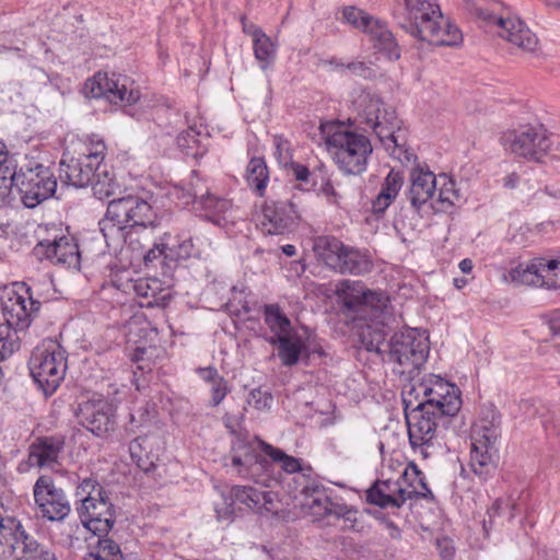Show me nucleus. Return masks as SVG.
<instances>
[{
    "instance_id": "56",
    "label": "nucleus",
    "mask_w": 560,
    "mask_h": 560,
    "mask_svg": "<svg viewBox=\"0 0 560 560\" xmlns=\"http://www.w3.org/2000/svg\"><path fill=\"white\" fill-rule=\"evenodd\" d=\"M273 145L276 148L275 156L278 160V162L283 165L288 166V164L292 161V152H291V145L290 142L284 139L282 136H275L273 137Z\"/></svg>"
},
{
    "instance_id": "13",
    "label": "nucleus",
    "mask_w": 560,
    "mask_h": 560,
    "mask_svg": "<svg viewBox=\"0 0 560 560\" xmlns=\"http://www.w3.org/2000/svg\"><path fill=\"white\" fill-rule=\"evenodd\" d=\"M387 347L389 361L401 368L399 373L409 375L421 369L430 352L428 337L413 328L395 332Z\"/></svg>"
},
{
    "instance_id": "41",
    "label": "nucleus",
    "mask_w": 560,
    "mask_h": 560,
    "mask_svg": "<svg viewBox=\"0 0 560 560\" xmlns=\"http://www.w3.org/2000/svg\"><path fill=\"white\" fill-rule=\"evenodd\" d=\"M246 180L257 196L262 197L269 182V172L262 158H253L246 167Z\"/></svg>"
},
{
    "instance_id": "37",
    "label": "nucleus",
    "mask_w": 560,
    "mask_h": 560,
    "mask_svg": "<svg viewBox=\"0 0 560 560\" xmlns=\"http://www.w3.org/2000/svg\"><path fill=\"white\" fill-rule=\"evenodd\" d=\"M404 184V176L399 171L390 170L382 184L381 191L373 201V211L383 213L397 197Z\"/></svg>"
},
{
    "instance_id": "33",
    "label": "nucleus",
    "mask_w": 560,
    "mask_h": 560,
    "mask_svg": "<svg viewBox=\"0 0 560 560\" xmlns=\"http://www.w3.org/2000/svg\"><path fill=\"white\" fill-rule=\"evenodd\" d=\"M182 198L185 199L184 202L186 205H199L207 212V217H209L210 213L215 209L217 203L226 200L225 198H219L214 195H211L208 190V187H206L205 183L196 171L191 172L188 188L183 189Z\"/></svg>"
},
{
    "instance_id": "43",
    "label": "nucleus",
    "mask_w": 560,
    "mask_h": 560,
    "mask_svg": "<svg viewBox=\"0 0 560 560\" xmlns=\"http://www.w3.org/2000/svg\"><path fill=\"white\" fill-rule=\"evenodd\" d=\"M366 325L362 328L360 339L362 347L369 352L381 353L383 351V347L385 346V337L386 334L383 329V326L386 323V319L383 324H375L371 322H364Z\"/></svg>"
},
{
    "instance_id": "35",
    "label": "nucleus",
    "mask_w": 560,
    "mask_h": 560,
    "mask_svg": "<svg viewBox=\"0 0 560 560\" xmlns=\"http://www.w3.org/2000/svg\"><path fill=\"white\" fill-rule=\"evenodd\" d=\"M231 465L236 469L240 477L256 479L259 472L267 469L268 462L261 455L245 445L243 454H232Z\"/></svg>"
},
{
    "instance_id": "49",
    "label": "nucleus",
    "mask_w": 560,
    "mask_h": 560,
    "mask_svg": "<svg viewBox=\"0 0 560 560\" xmlns=\"http://www.w3.org/2000/svg\"><path fill=\"white\" fill-rule=\"evenodd\" d=\"M238 218V209L229 199L217 203L215 209L208 217L210 221L221 226L234 224Z\"/></svg>"
},
{
    "instance_id": "23",
    "label": "nucleus",
    "mask_w": 560,
    "mask_h": 560,
    "mask_svg": "<svg viewBox=\"0 0 560 560\" xmlns=\"http://www.w3.org/2000/svg\"><path fill=\"white\" fill-rule=\"evenodd\" d=\"M415 490L399 485L398 481L376 480L365 492L366 502L378 508H400L407 500L412 499Z\"/></svg>"
},
{
    "instance_id": "51",
    "label": "nucleus",
    "mask_w": 560,
    "mask_h": 560,
    "mask_svg": "<svg viewBox=\"0 0 560 560\" xmlns=\"http://www.w3.org/2000/svg\"><path fill=\"white\" fill-rule=\"evenodd\" d=\"M516 502L511 497H502L494 500L492 505L488 509L489 523L492 524L494 517L508 515V520L512 521L515 517Z\"/></svg>"
},
{
    "instance_id": "62",
    "label": "nucleus",
    "mask_w": 560,
    "mask_h": 560,
    "mask_svg": "<svg viewBox=\"0 0 560 560\" xmlns=\"http://www.w3.org/2000/svg\"><path fill=\"white\" fill-rule=\"evenodd\" d=\"M541 424L547 432L560 434V416L551 412L542 415Z\"/></svg>"
},
{
    "instance_id": "48",
    "label": "nucleus",
    "mask_w": 560,
    "mask_h": 560,
    "mask_svg": "<svg viewBox=\"0 0 560 560\" xmlns=\"http://www.w3.org/2000/svg\"><path fill=\"white\" fill-rule=\"evenodd\" d=\"M119 545L110 538H98L95 550L89 553L86 560H122Z\"/></svg>"
},
{
    "instance_id": "53",
    "label": "nucleus",
    "mask_w": 560,
    "mask_h": 560,
    "mask_svg": "<svg viewBox=\"0 0 560 560\" xmlns=\"http://www.w3.org/2000/svg\"><path fill=\"white\" fill-rule=\"evenodd\" d=\"M195 246L191 237L177 240L176 243L168 242V258L170 261L185 260L194 255Z\"/></svg>"
},
{
    "instance_id": "3",
    "label": "nucleus",
    "mask_w": 560,
    "mask_h": 560,
    "mask_svg": "<svg viewBox=\"0 0 560 560\" xmlns=\"http://www.w3.org/2000/svg\"><path fill=\"white\" fill-rule=\"evenodd\" d=\"M362 106V122L375 133L389 155L401 164L416 160L407 145V130L402 128L396 109L377 95H366Z\"/></svg>"
},
{
    "instance_id": "24",
    "label": "nucleus",
    "mask_w": 560,
    "mask_h": 560,
    "mask_svg": "<svg viewBox=\"0 0 560 560\" xmlns=\"http://www.w3.org/2000/svg\"><path fill=\"white\" fill-rule=\"evenodd\" d=\"M498 34L525 54H536L539 39L535 33L518 18L498 20Z\"/></svg>"
},
{
    "instance_id": "34",
    "label": "nucleus",
    "mask_w": 560,
    "mask_h": 560,
    "mask_svg": "<svg viewBox=\"0 0 560 560\" xmlns=\"http://www.w3.org/2000/svg\"><path fill=\"white\" fill-rule=\"evenodd\" d=\"M549 270L544 259H537L530 264H520L510 271L511 281L516 284L555 288L553 281L547 282L544 272Z\"/></svg>"
},
{
    "instance_id": "10",
    "label": "nucleus",
    "mask_w": 560,
    "mask_h": 560,
    "mask_svg": "<svg viewBox=\"0 0 560 560\" xmlns=\"http://www.w3.org/2000/svg\"><path fill=\"white\" fill-rule=\"evenodd\" d=\"M314 250L327 268L340 275L363 276L374 267L368 252L348 246L334 236L318 237Z\"/></svg>"
},
{
    "instance_id": "25",
    "label": "nucleus",
    "mask_w": 560,
    "mask_h": 560,
    "mask_svg": "<svg viewBox=\"0 0 560 560\" xmlns=\"http://www.w3.org/2000/svg\"><path fill=\"white\" fill-rule=\"evenodd\" d=\"M222 505L215 506L217 518L219 521H228L234 516L236 504L255 511L259 503V490L250 486H234L229 494L222 493Z\"/></svg>"
},
{
    "instance_id": "15",
    "label": "nucleus",
    "mask_w": 560,
    "mask_h": 560,
    "mask_svg": "<svg viewBox=\"0 0 560 560\" xmlns=\"http://www.w3.org/2000/svg\"><path fill=\"white\" fill-rule=\"evenodd\" d=\"M133 82L126 75L96 73L85 83L88 93L94 98H105L109 103L135 104L140 96L138 90L132 88Z\"/></svg>"
},
{
    "instance_id": "45",
    "label": "nucleus",
    "mask_w": 560,
    "mask_h": 560,
    "mask_svg": "<svg viewBox=\"0 0 560 560\" xmlns=\"http://www.w3.org/2000/svg\"><path fill=\"white\" fill-rule=\"evenodd\" d=\"M436 202L441 205L442 210H445L459 201L460 194L456 188L455 180L451 176L446 174H440L436 176Z\"/></svg>"
},
{
    "instance_id": "58",
    "label": "nucleus",
    "mask_w": 560,
    "mask_h": 560,
    "mask_svg": "<svg viewBox=\"0 0 560 560\" xmlns=\"http://www.w3.org/2000/svg\"><path fill=\"white\" fill-rule=\"evenodd\" d=\"M199 136L200 132L195 128L189 127L187 130L183 131L177 137L178 147L187 150V153H190L199 144ZM192 155L197 154V152H191Z\"/></svg>"
},
{
    "instance_id": "38",
    "label": "nucleus",
    "mask_w": 560,
    "mask_h": 560,
    "mask_svg": "<svg viewBox=\"0 0 560 560\" xmlns=\"http://www.w3.org/2000/svg\"><path fill=\"white\" fill-rule=\"evenodd\" d=\"M197 373L208 385H210V406H219L230 393L228 381L219 374L214 366L198 368Z\"/></svg>"
},
{
    "instance_id": "30",
    "label": "nucleus",
    "mask_w": 560,
    "mask_h": 560,
    "mask_svg": "<svg viewBox=\"0 0 560 560\" xmlns=\"http://www.w3.org/2000/svg\"><path fill=\"white\" fill-rule=\"evenodd\" d=\"M158 438L143 435L133 439L129 444V453L132 462L144 472H150L155 468L159 460Z\"/></svg>"
},
{
    "instance_id": "1",
    "label": "nucleus",
    "mask_w": 560,
    "mask_h": 560,
    "mask_svg": "<svg viewBox=\"0 0 560 560\" xmlns=\"http://www.w3.org/2000/svg\"><path fill=\"white\" fill-rule=\"evenodd\" d=\"M396 24L413 38L435 46H459L462 31L444 19L438 0H401L393 9Z\"/></svg>"
},
{
    "instance_id": "14",
    "label": "nucleus",
    "mask_w": 560,
    "mask_h": 560,
    "mask_svg": "<svg viewBox=\"0 0 560 560\" xmlns=\"http://www.w3.org/2000/svg\"><path fill=\"white\" fill-rule=\"evenodd\" d=\"M33 495L38 515L49 522L63 521L71 511L65 491L49 476H40L36 480Z\"/></svg>"
},
{
    "instance_id": "39",
    "label": "nucleus",
    "mask_w": 560,
    "mask_h": 560,
    "mask_svg": "<svg viewBox=\"0 0 560 560\" xmlns=\"http://www.w3.org/2000/svg\"><path fill=\"white\" fill-rule=\"evenodd\" d=\"M264 319L272 332L270 337H283L295 331L291 320L278 304H267L264 306Z\"/></svg>"
},
{
    "instance_id": "47",
    "label": "nucleus",
    "mask_w": 560,
    "mask_h": 560,
    "mask_svg": "<svg viewBox=\"0 0 560 560\" xmlns=\"http://www.w3.org/2000/svg\"><path fill=\"white\" fill-rule=\"evenodd\" d=\"M253 46L255 58L259 62L260 68L262 70L268 69L276 59V45L272 43L270 37L265 33L253 42Z\"/></svg>"
},
{
    "instance_id": "7",
    "label": "nucleus",
    "mask_w": 560,
    "mask_h": 560,
    "mask_svg": "<svg viewBox=\"0 0 560 560\" xmlns=\"http://www.w3.org/2000/svg\"><path fill=\"white\" fill-rule=\"evenodd\" d=\"M405 418L410 445L413 450L419 448L423 457L431 455L430 448L451 423V420L438 413L436 406L421 401L415 407L410 397L406 401Z\"/></svg>"
},
{
    "instance_id": "19",
    "label": "nucleus",
    "mask_w": 560,
    "mask_h": 560,
    "mask_svg": "<svg viewBox=\"0 0 560 560\" xmlns=\"http://www.w3.org/2000/svg\"><path fill=\"white\" fill-rule=\"evenodd\" d=\"M77 416L80 423L96 436H103L115 429V409L106 399L83 401L79 405Z\"/></svg>"
},
{
    "instance_id": "59",
    "label": "nucleus",
    "mask_w": 560,
    "mask_h": 560,
    "mask_svg": "<svg viewBox=\"0 0 560 560\" xmlns=\"http://www.w3.org/2000/svg\"><path fill=\"white\" fill-rule=\"evenodd\" d=\"M273 397L269 392L255 388L249 393L248 404L253 405L257 410H265L271 407Z\"/></svg>"
},
{
    "instance_id": "28",
    "label": "nucleus",
    "mask_w": 560,
    "mask_h": 560,
    "mask_svg": "<svg viewBox=\"0 0 560 560\" xmlns=\"http://www.w3.org/2000/svg\"><path fill=\"white\" fill-rule=\"evenodd\" d=\"M500 436V415L491 408L483 410L481 417L472 427L471 443H476L478 445L497 446V442Z\"/></svg>"
},
{
    "instance_id": "55",
    "label": "nucleus",
    "mask_w": 560,
    "mask_h": 560,
    "mask_svg": "<svg viewBox=\"0 0 560 560\" xmlns=\"http://www.w3.org/2000/svg\"><path fill=\"white\" fill-rule=\"evenodd\" d=\"M106 144L102 139L91 140L86 144L85 151L81 154L83 158H89V162L94 164L96 167L106 166L103 164L105 158Z\"/></svg>"
},
{
    "instance_id": "40",
    "label": "nucleus",
    "mask_w": 560,
    "mask_h": 560,
    "mask_svg": "<svg viewBox=\"0 0 560 560\" xmlns=\"http://www.w3.org/2000/svg\"><path fill=\"white\" fill-rule=\"evenodd\" d=\"M374 45L386 54L389 59L397 60L400 57V48L386 25L377 21L372 30L368 33Z\"/></svg>"
},
{
    "instance_id": "4",
    "label": "nucleus",
    "mask_w": 560,
    "mask_h": 560,
    "mask_svg": "<svg viewBox=\"0 0 560 560\" xmlns=\"http://www.w3.org/2000/svg\"><path fill=\"white\" fill-rule=\"evenodd\" d=\"M320 132L340 172L346 175H360L366 170L373 152L366 136L347 130L336 122L322 124Z\"/></svg>"
},
{
    "instance_id": "18",
    "label": "nucleus",
    "mask_w": 560,
    "mask_h": 560,
    "mask_svg": "<svg viewBox=\"0 0 560 560\" xmlns=\"http://www.w3.org/2000/svg\"><path fill=\"white\" fill-rule=\"evenodd\" d=\"M301 219L300 207L293 199L266 200L262 206L261 225L270 235L283 234Z\"/></svg>"
},
{
    "instance_id": "29",
    "label": "nucleus",
    "mask_w": 560,
    "mask_h": 560,
    "mask_svg": "<svg viewBox=\"0 0 560 560\" xmlns=\"http://www.w3.org/2000/svg\"><path fill=\"white\" fill-rule=\"evenodd\" d=\"M329 491L317 480H306L300 491L302 508L308 510L315 516H327L331 500Z\"/></svg>"
},
{
    "instance_id": "8",
    "label": "nucleus",
    "mask_w": 560,
    "mask_h": 560,
    "mask_svg": "<svg viewBox=\"0 0 560 560\" xmlns=\"http://www.w3.org/2000/svg\"><path fill=\"white\" fill-rule=\"evenodd\" d=\"M156 214L151 205L136 195H128L108 202L105 218L100 222L101 231L107 240L113 234H122L127 228L154 226Z\"/></svg>"
},
{
    "instance_id": "20",
    "label": "nucleus",
    "mask_w": 560,
    "mask_h": 560,
    "mask_svg": "<svg viewBox=\"0 0 560 560\" xmlns=\"http://www.w3.org/2000/svg\"><path fill=\"white\" fill-rule=\"evenodd\" d=\"M37 259H47L56 266L79 269L81 255L73 238L61 236L54 241H42L33 249Z\"/></svg>"
},
{
    "instance_id": "44",
    "label": "nucleus",
    "mask_w": 560,
    "mask_h": 560,
    "mask_svg": "<svg viewBox=\"0 0 560 560\" xmlns=\"http://www.w3.org/2000/svg\"><path fill=\"white\" fill-rule=\"evenodd\" d=\"M90 185L94 196L100 200L114 196L119 189L118 183L115 180L114 175L108 172L107 166L97 167L95 177Z\"/></svg>"
},
{
    "instance_id": "9",
    "label": "nucleus",
    "mask_w": 560,
    "mask_h": 560,
    "mask_svg": "<svg viewBox=\"0 0 560 560\" xmlns=\"http://www.w3.org/2000/svg\"><path fill=\"white\" fill-rule=\"evenodd\" d=\"M28 369L34 382L46 396H50L65 378L68 369L67 352L56 340H43L32 351Z\"/></svg>"
},
{
    "instance_id": "2",
    "label": "nucleus",
    "mask_w": 560,
    "mask_h": 560,
    "mask_svg": "<svg viewBox=\"0 0 560 560\" xmlns=\"http://www.w3.org/2000/svg\"><path fill=\"white\" fill-rule=\"evenodd\" d=\"M2 188L8 189L9 203L19 198L26 208L33 209L54 196L57 179L49 167L39 163L19 168L15 155L2 143Z\"/></svg>"
},
{
    "instance_id": "11",
    "label": "nucleus",
    "mask_w": 560,
    "mask_h": 560,
    "mask_svg": "<svg viewBox=\"0 0 560 560\" xmlns=\"http://www.w3.org/2000/svg\"><path fill=\"white\" fill-rule=\"evenodd\" d=\"M501 143L505 151L527 162L542 163L552 153L551 133L542 124H526L504 132Z\"/></svg>"
},
{
    "instance_id": "46",
    "label": "nucleus",
    "mask_w": 560,
    "mask_h": 560,
    "mask_svg": "<svg viewBox=\"0 0 560 560\" xmlns=\"http://www.w3.org/2000/svg\"><path fill=\"white\" fill-rule=\"evenodd\" d=\"M402 479L408 483L409 490H415L412 493L413 497H421L424 499H433L434 495L432 491L429 489L428 483L425 482V476L419 468L413 464H409L402 474Z\"/></svg>"
},
{
    "instance_id": "22",
    "label": "nucleus",
    "mask_w": 560,
    "mask_h": 560,
    "mask_svg": "<svg viewBox=\"0 0 560 560\" xmlns=\"http://www.w3.org/2000/svg\"><path fill=\"white\" fill-rule=\"evenodd\" d=\"M65 447L66 435L61 433L37 436L30 445L28 460L39 468H54L60 465Z\"/></svg>"
},
{
    "instance_id": "50",
    "label": "nucleus",
    "mask_w": 560,
    "mask_h": 560,
    "mask_svg": "<svg viewBox=\"0 0 560 560\" xmlns=\"http://www.w3.org/2000/svg\"><path fill=\"white\" fill-rule=\"evenodd\" d=\"M342 16L347 23L351 24L353 27L361 30L366 34L372 30V27L377 22V20H374L370 14L355 7L345 8Z\"/></svg>"
},
{
    "instance_id": "54",
    "label": "nucleus",
    "mask_w": 560,
    "mask_h": 560,
    "mask_svg": "<svg viewBox=\"0 0 560 560\" xmlns=\"http://www.w3.org/2000/svg\"><path fill=\"white\" fill-rule=\"evenodd\" d=\"M5 336H2V361L7 355H11L21 348L20 334L25 329H18V327H7Z\"/></svg>"
},
{
    "instance_id": "64",
    "label": "nucleus",
    "mask_w": 560,
    "mask_h": 560,
    "mask_svg": "<svg viewBox=\"0 0 560 560\" xmlns=\"http://www.w3.org/2000/svg\"><path fill=\"white\" fill-rule=\"evenodd\" d=\"M347 68L354 74L365 79L375 75L374 70L363 61H353L347 65Z\"/></svg>"
},
{
    "instance_id": "57",
    "label": "nucleus",
    "mask_w": 560,
    "mask_h": 560,
    "mask_svg": "<svg viewBox=\"0 0 560 560\" xmlns=\"http://www.w3.org/2000/svg\"><path fill=\"white\" fill-rule=\"evenodd\" d=\"M357 514L358 511L355 509L330 500L327 515H335L338 518H343L346 522L354 523L357 521Z\"/></svg>"
},
{
    "instance_id": "12",
    "label": "nucleus",
    "mask_w": 560,
    "mask_h": 560,
    "mask_svg": "<svg viewBox=\"0 0 560 560\" xmlns=\"http://www.w3.org/2000/svg\"><path fill=\"white\" fill-rule=\"evenodd\" d=\"M2 560H59L54 549L31 537L21 522L2 516Z\"/></svg>"
},
{
    "instance_id": "36",
    "label": "nucleus",
    "mask_w": 560,
    "mask_h": 560,
    "mask_svg": "<svg viewBox=\"0 0 560 560\" xmlns=\"http://www.w3.org/2000/svg\"><path fill=\"white\" fill-rule=\"evenodd\" d=\"M466 10L485 25H495L498 20L505 19L503 16L504 5L499 0H466Z\"/></svg>"
},
{
    "instance_id": "21",
    "label": "nucleus",
    "mask_w": 560,
    "mask_h": 560,
    "mask_svg": "<svg viewBox=\"0 0 560 560\" xmlns=\"http://www.w3.org/2000/svg\"><path fill=\"white\" fill-rule=\"evenodd\" d=\"M410 185L406 191L411 208L420 213L436 194L438 178L427 165L415 166L409 174Z\"/></svg>"
},
{
    "instance_id": "31",
    "label": "nucleus",
    "mask_w": 560,
    "mask_h": 560,
    "mask_svg": "<svg viewBox=\"0 0 560 560\" xmlns=\"http://www.w3.org/2000/svg\"><path fill=\"white\" fill-rule=\"evenodd\" d=\"M267 340L271 346L277 347L278 358L284 366L298 364L301 354L306 350V343L298 331L283 337H269Z\"/></svg>"
},
{
    "instance_id": "5",
    "label": "nucleus",
    "mask_w": 560,
    "mask_h": 560,
    "mask_svg": "<svg viewBox=\"0 0 560 560\" xmlns=\"http://www.w3.org/2000/svg\"><path fill=\"white\" fill-rule=\"evenodd\" d=\"M335 293L341 313L353 322L383 324L388 316V295L366 289L362 281L341 280Z\"/></svg>"
},
{
    "instance_id": "26",
    "label": "nucleus",
    "mask_w": 560,
    "mask_h": 560,
    "mask_svg": "<svg viewBox=\"0 0 560 560\" xmlns=\"http://www.w3.org/2000/svg\"><path fill=\"white\" fill-rule=\"evenodd\" d=\"M137 231L129 232L125 237L127 247L131 249L137 257H141L147 268L156 267L158 265L170 267L168 258V241L172 240L171 234L165 233L153 247L145 249L140 244L139 238L135 237Z\"/></svg>"
},
{
    "instance_id": "32",
    "label": "nucleus",
    "mask_w": 560,
    "mask_h": 560,
    "mask_svg": "<svg viewBox=\"0 0 560 560\" xmlns=\"http://www.w3.org/2000/svg\"><path fill=\"white\" fill-rule=\"evenodd\" d=\"M498 459L497 446L471 443L469 466L480 479L486 480L494 474Z\"/></svg>"
},
{
    "instance_id": "52",
    "label": "nucleus",
    "mask_w": 560,
    "mask_h": 560,
    "mask_svg": "<svg viewBox=\"0 0 560 560\" xmlns=\"http://www.w3.org/2000/svg\"><path fill=\"white\" fill-rule=\"evenodd\" d=\"M159 351L155 347L142 348L137 347L130 359L132 362L137 364V370L142 373H149L152 371L154 361L153 358L156 357V352Z\"/></svg>"
},
{
    "instance_id": "17",
    "label": "nucleus",
    "mask_w": 560,
    "mask_h": 560,
    "mask_svg": "<svg viewBox=\"0 0 560 560\" xmlns=\"http://www.w3.org/2000/svg\"><path fill=\"white\" fill-rule=\"evenodd\" d=\"M39 306V302L30 295L28 289L20 293L14 287L2 285V317L7 327L26 329Z\"/></svg>"
},
{
    "instance_id": "42",
    "label": "nucleus",
    "mask_w": 560,
    "mask_h": 560,
    "mask_svg": "<svg viewBox=\"0 0 560 560\" xmlns=\"http://www.w3.org/2000/svg\"><path fill=\"white\" fill-rule=\"evenodd\" d=\"M260 451L268 456L273 463L288 474H294L302 470L301 459L285 454L282 450L272 446L259 438H255Z\"/></svg>"
},
{
    "instance_id": "61",
    "label": "nucleus",
    "mask_w": 560,
    "mask_h": 560,
    "mask_svg": "<svg viewBox=\"0 0 560 560\" xmlns=\"http://www.w3.org/2000/svg\"><path fill=\"white\" fill-rule=\"evenodd\" d=\"M150 420V412L148 407L139 408L137 411L130 413L129 430L133 431L137 428L143 427Z\"/></svg>"
},
{
    "instance_id": "6",
    "label": "nucleus",
    "mask_w": 560,
    "mask_h": 560,
    "mask_svg": "<svg viewBox=\"0 0 560 560\" xmlns=\"http://www.w3.org/2000/svg\"><path fill=\"white\" fill-rule=\"evenodd\" d=\"M75 495L80 498L77 510L84 527L98 537L107 535L116 521L108 492L96 479L85 478L78 485Z\"/></svg>"
},
{
    "instance_id": "60",
    "label": "nucleus",
    "mask_w": 560,
    "mask_h": 560,
    "mask_svg": "<svg viewBox=\"0 0 560 560\" xmlns=\"http://www.w3.org/2000/svg\"><path fill=\"white\" fill-rule=\"evenodd\" d=\"M257 512H278V495L272 491H259V503L257 504Z\"/></svg>"
},
{
    "instance_id": "16",
    "label": "nucleus",
    "mask_w": 560,
    "mask_h": 560,
    "mask_svg": "<svg viewBox=\"0 0 560 560\" xmlns=\"http://www.w3.org/2000/svg\"><path fill=\"white\" fill-rule=\"evenodd\" d=\"M418 392L423 393V404L438 407V413L452 421L462 407L460 393L456 385L436 375L419 383Z\"/></svg>"
},
{
    "instance_id": "27",
    "label": "nucleus",
    "mask_w": 560,
    "mask_h": 560,
    "mask_svg": "<svg viewBox=\"0 0 560 560\" xmlns=\"http://www.w3.org/2000/svg\"><path fill=\"white\" fill-rule=\"evenodd\" d=\"M97 167L89 162V158L62 159L59 163V178L61 183L77 188L89 186L95 177Z\"/></svg>"
},
{
    "instance_id": "63",
    "label": "nucleus",
    "mask_w": 560,
    "mask_h": 560,
    "mask_svg": "<svg viewBox=\"0 0 560 560\" xmlns=\"http://www.w3.org/2000/svg\"><path fill=\"white\" fill-rule=\"evenodd\" d=\"M294 178L302 183H307L310 178V170L306 165L291 161L287 166Z\"/></svg>"
}]
</instances>
